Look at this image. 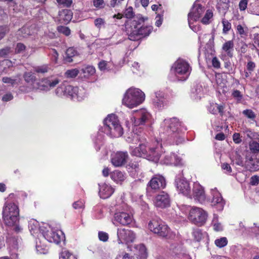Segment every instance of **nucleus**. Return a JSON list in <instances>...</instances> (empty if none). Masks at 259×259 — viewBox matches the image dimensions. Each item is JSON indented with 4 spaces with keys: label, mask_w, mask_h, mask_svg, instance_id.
Returning a JSON list of instances; mask_svg holds the SVG:
<instances>
[{
    "label": "nucleus",
    "mask_w": 259,
    "mask_h": 259,
    "mask_svg": "<svg viewBox=\"0 0 259 259\" xmlns=\"http://www.w3.org/2000/svg\"><path fill=\"white\" fill-rule=\"evenodd\" d=\"M182 131V123L176 117L166 118L161 123L160 132L163 135L162 137L172 144L178 145L183 141Z\"/></svg>",
    "instance_id": "obj_1"
},
{
    "label": "nucleus",
    "mask_w": 259,
    "mask_h": 259,
    "mask_svg": "<svg viewBox=\"0 0 259 259\" xmlns=\"http://www.w3.org/2000/svg\"><path fill=\"white\" fill-rule=\"evenodd\" d=\"M146 19H147L145 18L140 14H138L134 17L130 26L126 27L128 38L130 40L136 41L150 34L152 31V27L141 25Z\"/></svg>",
    "instance_id": "obj_2"
},
{
    "label": "nucleus",
    "mask_w": 259,
    "mask_h": 259,
    "mask_svg": "<svg viewBox=\"0 0 259 259\" xmlns=\"http://www.w3.org/2000/svg\"><path fill=\"white\" fill-rule=\"evenodd\" d=\"M55 94L58 96L66 97L77 101H81L87 97L84 88L74 87L67 82H64L59 86L55 90Z\"/></svg>",
    "instance_id": "obj_3"
},
{
    "label": "nucleus",
    "mask_w": 259,
    "mask_h": 259,
    "mask_svg": "<svg viewBox=\"0 0 259 259\" xmlns=\"http://www.w3.org/2000/svg\"><path fill=\"white\" fill-rule=\"evenodd\" d=\"M23 77L27 83L33 85V88L45 91L54 88L60 82V79L59 78L52 77L42 79L37 83V86L35 87L34 83L36 80V77L32 72H25Z\"/></svg>",
    "instance_id": "obj_4"
},
{
    "label": "nucleus",
    "mask_w": 259,
    "mask_h": 259,
    "mask_svg": "<svg viewBox=\"0 0 259 259\" xmlns=\"http://www.w3.org/2000/svg\"><path fill=\"white\" fill-rule=\"evenodd\" d=\"M130 152L132 156L142 157L154 162H157L161 156L159 148H149L148 151L144 144H140L137 147L130 146Z\"/></svg>",
    "instance_id": "obj_5"
},
{
    "label": "nucleus",
    "mask_w": 259,
    "mask_h": 259,
    "mask_svg": "<svg viewBox=\"0 0 259 259\" xmlns=\"http://www.w3.org/2000/svg\"><path fill=\"white\" fill-rule=\"evenodd\" d=\"M103 132L107 135L117 138L123 134V128L117 117L114 114L108 115L104 120Z\"/></svg>",
    "instance_id": "obj_6"
},
{
    "label": "nucleus",
    "mask_w": 259,
    "mask_h": 259,
    "mask_svg": "<svg viewBox=\"0 0 259 259\" xmlns=\"http://www.w3.org/2000/svg\"><path fill=\"white\" fill-rule=\"evenodd\" d=\"M145 99V95L141 90L131 88L124 95L122 104L129 108H133L142 104Z\"/></svg>",
    "instance_id": "obj_7"
},
{
    "label": "nucleus",
    "mask_w": 259,
    "mask_h": 259,
    "mask_svg": "<svg viewBox=\"0 0 259 259\" xmlns=\"http://www.w3.org/2000/svg\"><path fill=\"white\" fill-rule=\"evenodd\" d=\"M3 219L8 226H13L19 221V209L18 205L12 201H7L3 207Z\"/></svg>",
    "instance_id": "obj_8"
},
{
    "label": "nucleus",
    "mask_w": 259,
    "mask_h": 259,
    "mask_svg": "<svg viewBox=\"0 0 259 259\" xmlns=\"http://www.w3.org/2000/svg\"><path fill=\"white\" fill-rule=\"evenodd\" d=\"M192 69L186 61L179 59L174 64L171 72L178 80H186L189 77Z\"/></svg>",
    "instance_id": "obj_9"
},
{
    "label": "nucleus",
    "mask_w": 259,
    "mask_h": 259,
    "mask_svg": "<svg viewBox=\"0 0 259 259\" xmlns=\"http://www.w3.org/2000/svg\"><path fill=\"white\" fill-rule=\"evenodd\" d=\"M151 231L162 237H167L170 233V229L161 220L153 219L148 224Z\"/></svg>",
    "instance_id": "obj_10"
},
{
    "label": "nucleus",
    "mask_w": 259,
    "mask_h": 259,
    "mask_svg": "<svg viewBox=\"0 0 259 259\" xmlns=\"http://www.w3.org/2000/svg\"><path fill=\"white\" fill-rule=\"evenodd\" d=\"M166 180L164 177L159 174L155 175L147 185V193L151 195L158 190L164 189L166 186Z\"/></svg>",
    "instance_id": "obj_11"
},
{
    "label": "nucleus",
    "mask_w": 259,
    "mask_h": 259,
    "mask_svg": "<svg viewBox=\"0 0 259 259\" xmlns=\"http://www.w3.org/2000/svg\"><path fill=\"white\" fill-rule=\"evenodd\" d=\"M206 202L218 211H222L225 205V201L217 188H211L210 196L206 198Z\"/></svg>",
    "instance_id": "obj_12"
},
{
    "label": "nucleus",
    "mask_w": 259,
    "mask_h": 259,
    "mask_svg": "<svg viewBox=\"0 0 259 259\" xmlns=\"http://www.w3.org/2000/svg\"><path fill=\"white\" fill-rule=\"evenodd\" d=\"M207 217L206 212L201 208L193 207L190 210L189 219L198 226L203 225L206 222Z\"/></svg>",
    "instance_id": "obj_13"
},
{
    "label": "nucleus",
    "mask_w": 259,
    "mask_h": 259,
    "mask_svg": "<svg viewBox=\"0 0 259 259\" xmlns=\"http://www.w3.org/2000/svg\"><path fill=\"white\" fill-rule=\"evenodd\" d=\"M43 236L49 242H54L57 244L65 240V235L61 230L54 231L50 226L47 227Z\"/></svg>",
    "instance_id": "obj_14"
},
{
    "label": "nucleus",
    "mask_w": 259,
    "mask_h": 259,
    "mask_svg": "<svg viewBox=\"0 0 259 259\" xmlns=\"http://www.w3.org/2000/svg\"><path fill=\"white\" fill-rule=\"evenodd\" d=\"M117 235L119 244L125 243L127 244L133 242L136 238V235L133 231L124 228L118 229Z\"/></svg>",
    "instance_id": "obj_15"
},
{
    "label": "nucleus",
    "mask_w": 259,
    "mask_h": 259,
    "mask_svg": "<svg viewBox=\"0 0 259 259\" xmlns=\"http://www.w3.org/2000/svg\"><path fill=\"white\" fill-rule=\"evenodd\" d=\"M189 198H193L195 200L201 203L206 202V197L204 188L198 183H194L193 185L192 191H191V196Z\"/></svg>",
    "instance_id": "obj_16"
},
{
    "label": "nucleus",
    "mask_w": 259,
    "mask_h": 259,
    "mask_svg": "<svg viewBox=\"0 0 259 259\" xmlns=\"http://www.w3.org/2000/svg\"><path fill=\"white\" fill-rule=\"evenodd\" d=\"M151 115L145 109H141L135 111L133 121L134 126L142 125L147 123L150 119Z\"/></svg>",
    "instance_id": "obj_17"
},
{
    "label": "nucleus",
    "mask_w": 259,
    "mask_h": 259,
    "mask_svg": "<svg viewBox=\"0 0 259 259\" xmlns=\"http://www.w3.org/2000/svg\"><path fill=\"white\" fill-rule=\"evenodd\" d=\"M128 158V155L126 151H117L111 154L110 161L115 167H120L126 163Z\"/></svg>",
    "instance_id": "obj_18"
},
{
    "label": "nucleus",
    "mask_w": 259,
    "mask_h": 259,
    "mask_svg": "<svg viewBox=\"0 0 259 259\" xmlns=\"http://www.w3.org/2000/svg\"><path fill=\"white\" fill-rule=\"evenodd\" d=\"M204 7L199 4H194L188 15L189 25L191 26V21H197L203 14Z\"/></svg>",
    "instance_id": "obj_19"
},
{
    "label": "nucleus",
    "mask_w": 259,
    "mask_h": 259,
    "mask_svg": "<svg viewBox=\"0 0 259 259\" xmlns=\"http://www.w3.org/2000/svg\"><path fill=\"white\" fill-rule=\"evenodd\" d=\"M244 167L250 171L259 170V159L254 156L251 152H247L245 154Z\"/></svg>",
    "instance_id": "obj_20"
},
{
    "label": "nucleus",
    "mask_w": 259,
    "mask_h": 259,
    "mask_svg": "<svg viewBox=\"0 0 259 259\" xmlns=\"http://www.w3.org/2000/svg\"><path fill=\"white\" fill-rule=\"evenodd\" d=\"M114 221L123 226L131 224L133 221V216L129 213L123 211H118L115 213Z\"/></svg>",
    "instance_id": "obj_21"
},
{
    "label": "nucleus",
    "mask_w": 259,
    "mask_h": 259,
    "mask_svg": "<svg viewBox=\"0 0 259 259\" xmlns=\"http://www.w3.org/2000/svg\"><path fill=\"white\" fill-rule=\"evenodd\" d=\"M154 203L156 207L165 208L170 205V198L169 195L165 192H161L157 195L154 199Z\"/></svg>",
    "instance_id": "obj_22"
},
{
    "label": "nucleus",
    "mask_w": 259,
    "mask_h": 259,
    "mask_svg": "<svg viewBox=\"0 0 259 259\" xmlns=\"http://www.w3.org/2000/svg\"><path fill=\"white\" fill-rule=\"evenodd\" d=\"M176 185L178 191L189 197L191 196V188L189 183L184 179H176Z\"/></svg>",
    "instance_id": "obj_23"
},
{
    "label": "nucleus",
    "mask_w": 259,
    "mask_h": 259,
    "mask_svg": "<svg viewBox=\"0 0 259 259\" xmlns=\"http://www.w3.org/2000/svg\"><path fill=\"white\" fill-rule=\"evenodd\" d=\"M128 169L131 175L135 178H137L138 179L136 180L134 183L141 182V179L140 178H142V172L140 168V165L139 162H131L128 164Z\"/></svg>",
    "instance_id": "obj_24"
},
{
    "label": "nucleus",
    "mask_w": 259,
    "mask_h": 259,
    "mask_svg": "<svg viewBox=\"0 0 259 259\" xmlns=\"http://www.w3.org/2000/svg\"><path fill=\"white\" fill-rule=\"evenodd\" d=\"M154 106L159 109L163 108L167 104V101L165 98L164 93L161 91L155 93V97L153 98Z\"/></svg>",
    "instance_id": "obj_25"
},
{
    "label": "nucleus",
    "mask_w": 259,
    "mask_h": 259,
    "mask_svg": "<svg viewBox=\"0 0 259 259\" xmlns=\"http://www.w3.org/2000/svg\"><path fill=\"white\" fill-rule=\"evenodd\" d=\"M28 228L30 233L33 236L38 233H41L43 236L47 230V227L44 226L39 227L38 222L36 220L29 221Z\"/></svg>",
    "instance_id": "obj_26"
},
{
    "label": "nucleus",
    "mask_w": 259,
    "mask_h": 259,
    "mask_svg": "<svg viewBox=\"0 0 259 259\" xmlns=\"http://www.w3.org/2000/svg\"><path fill=\"white\" fill-rule=\"evenodd\" d=\"M165 164H174L179 165L182 164V159L174 153H170L165 155L163 160Z\"/></svg>",
    "instance_id": "obj_27"
},
{
    "label": "nucleus",
    "mask_w": 259,
    "mask_h": 259,
    "mask_svg": "<svg viewBox=\"0 0 259 259\" xmlns=\"http://www.w3.org/2000/svg\"><path fill=\"white\" fill-rule=\"evenodd\" d=\"M99 194L101 198L106 199L109 198L114 192L113 188L108 184L103 183L99 184Z\"/></svg>",
    "instance_id": "obj_28"
},
{
    "label": "nucleus",
    "mask_w": 259,
    "mask_h": 259,
    "mask_svg": "<svg viewBox=\"0 0 259 259\" xmlns=\"http://www.w3.org/2000/svg\"><path fill=\"white\" fill-rule=\"evenodd\" d=\"M72 12L70 10H62L59 13L58 19L61 23L67 24L72 18Z\"/></svg>",
    "instance_id": "obj_29"
},
{
    "label": "nucleus",
    "mask_w": 259,
    "mask_h": 259,
    "mask_svg": "<svg viewBox=\"0 0 259 259\" xmlns=\"http://www.w3.org/2000/svg\"><path fill=\"white\" fill-rule=\"evenodd\" d=\"M233 47L234 44L232 40H229L224 44L222 49L225 54H223L222 56H228L232 58L233 56Z\"/></svg>",
    "instance_id": "obj_30"
},
{
    "label": "nucleus",
    "mask_w": 259,
    "mask_h": 259,
    "mask_svg": "<svg viewBox=\"0 0 259 259\" xmlns=\"http://www.w3.org/2000/svg\"><path fill=\"white\" fill-rule=\"evenodd\" d=\"M229 0H217V9L219 12L225 14L229 8Z\"/></svg>",
    "instance_id": "obj_31"
},
{
    "label": "nucleus",
    "mask_w": 259,
    "mask_h": 259,
    "mask_svg": "<svg viewBox=\"0 0 259 259\" xmlns=\"http://www.w3.org/2000/svg\"><path fill=\"white\" fill-rule=\"evenodd\" d=\"M209 112L213 114H217L219 113L221 115L223 114L224 107L219 105L217 103H211L208 107Z\"/></svg>",
    "instance_id": "obj_32"
},
{
    "label": "nucleus",
    "mask_w": 259,
    "mask_h": 259,
    "mask_svg": "<svg viewBox=\"0 0 259 259\" xmlns=\"http://www.w3.org/2000/svg\"><path fill=\"white\" fill-rule=\"evenodd\" d=\"M77 55L78 52L74 48H69L66 51L64 59L67 62H71L73 61L72 58Z\"/></svg>",
    "instance_id": "obj_33"
},
{
    "label": "nucleus",
    "mask_w": 259,
    "mask_h": 259,
    "mask_svg": "<svg viewBox=\"0 0 259 259\" xmlns=\"http://www.w3.org/2000/svg\"><path fill=\"white\" fill-rule=\"evenodd\" d=\"M110 177L116 183L122 182L125 179V174L119 170L114 171L111 174Z\"/></svg>",
    "instance_id": "obj_34"
},
{
    "label": "nucleus",
    "mask_w": 259,
    "mask_h": 259,
    "mask_svg": "<svg viewBox=\"0 0 259 259\" xmlns=\"http://www.w3.org/2000/svg\"><path fill=\"white\" fill-rule=\"evenodd\" d=\"M232 161L234 164L240 166L241 167H244L245 162L244 161L243 158L239 154L238 152H235L233 155Z\"/></svg>",
    "instance_id": "obj_35"
},
{
    "label": "nucleus",
    "mask_w": 259,
    "mask_h": 259,
    "mask_svg": "<svg viewBox=\"0 0 259 259\" xmlns=\"http://www.w3.org/2000/svg\"><path fill=\"white\" fill-rule=\"evenodd\" d=\"M33 33V32L29 27L24 26L19 29L18 35L22 37H27L32 35Z\"/></svg>",
    "instance_id": "obj_36"
},
{
    "label": "nucleus",
    "mask_w": 259,
    "mask_h": 259,
    "mask_svg": "<svg viewBox=\"0 0 259 259\" xmlns=\"http://www.w3.org/2000/svg\"><path fill=\"white\" fill-rule=\"evenodd\" d=\"M237 32L241 37H244L247 35L248 28L244 24H238L236 27Z\"/></svg>",
    "instance_id": "obj_37"
},
{
    "label": "nucleus",
    "mask_w": 259,
    "mask_h": 259,
    "mask_svg": "<svg viewBox=\"0 0 259 259\" xmlns=\"http://www.w3.org/2000/svg\"><path fill=\"white\" fill-rule=\"evenodd\" d=\"M171 249L172 250V253L179 257H181L184 255V253L183 252V248L181 245H172Z\"/></svg>",
    "instance_id": "obj_38"
},
{
    "label": "nucleus",
    "mask_w": 259,
    "mask_h": 259,
    "mask_svg": "<svg viewBox=\"0 0 259 259\" xmlns=\"http://www.w3.org/2000/svg\"><path fill=\"white\" fill-rule=\"evenodd\" d=\"M213 17V12L211 10H207L204 17L201 19V22L204 24H208L210 22V20Z\"/></svg>",
    "instance_id": "obj_39"
},
{
    "label": "nucleus",
    "mask_w": 259,
    "mask_h": 259,
    "mask_svg": "<svg viewBox=\"0 0 259 259\" xmlns=\"http://www.w3.org/2000/svg\"><path fill=\"white\" fill-rule=\"evenodd\" d=\"M60 259H77V258L68 250L64 249L60 253Z\"/></svg>",
    "instance_id": "obj_40"
},
{
    "label": "nucleus",
    "mask_w": 259,
    "mask_h": 259,
    "mask_svg": "<svg viewBox=\"0 0 259 259\" xmlns=\"http://www.w3.org/2000/svg\"><path fill=\"white\" fill-rule=\"evenodd\" d=\"M214 244L217 247L219 248L224 247L227 245L228 239L225 237H222L220 238H218L214 241Z\"/></svg>",
    "instance_id": "obj_41"
},
{
    "label": "nucleus",
    "mask_w": 259,
    "mask_h": 259,
    "mask_svg": "<svg viewBox=\"0 0 259 259\" xmlns=\"http://www.w3.org/2000/svg\"><path fill=\"white\" fill-rule=\"evenodd\" d=\"M242 114L247 118L252 121H255L256 118V114L251 109H245L242 111Z\"/></svg>",
    "instance_id": "obj_42"
},
{
    "label": "nucleus",
    "mask_w": 259,
    "mask_h": 259,
    "mask_svg": "<svg viewBox=\"0 0 259 259\" xmlns=\"http://www.w3.org/2000/svg\"><path fill=\"white\" fill-rule=\"evenodd\" d=\"M232 96L238 103L240 102L243 99V95L237 90L232 91Z\"/></svg>",
    "instance_id": "obj_43"
},
{
    "label": "nucleus",
    "mask_w": 259,
    "mask_h": 259,
    "mask_svg": "<svg viewBox=\"0 0 259 259\" xmlns=\"http://www.w3.org/2000/svg\"><path fill=\"white\" fill-rule=\"evenodd\" d=\"M249 149L253 153H258L259 152V143L256 141H252L249 143Z\"/></svg>",
    "instance_id": "obj_44"
},
{
    "label": "nucleus",
    "mask_w": 259,
    "mask_h": 259,
    "mask_svg": "<svg viewBox=\"0 0 259 259\" xmlns=\"http://www.w3.org/2000/svg\"><path fill=\"white\" fill-rule=\"evenodd\" d=\"M212 224L213 229L216 231H220L223 230V226L222 224L218 222V216L214 215L212 220Z\"/></svg>",
    "instance_id": "obj_45"
},
{
    "label": "nucleus",
    "mask_w": 259,
    "mask_h": 259,
    "mask_svg": "<svg viewBox=\"0 0 259 259\" xmlns=\"http://www.w3.org/2000/svg\"><path fill=\"white\" fill-rule=\"evenodd\" d=\"M79 73V70L77 69H72L68 70L66 71L65 74L67 78H74Z\"/></svg>",
    "instance_id": "obj_46"
},
{
    "label": "nucleus",
    "mask_w": 259,
    "mask_h": 259,
    "mask_svg": "<svg viewBox=\"0 0 259 259\" xmlns=\"http://www.w3.org/2000/svg\"><path fill=\"white\" fill-rule=\"evenodd\" d=\"M222 24L223 26V32L224 33L226 34L231 29V24L227 20L225 19H223Z\"/></svg>",
    "instance_id": "obj_47"
},
{
    "label": "nucleus",
    "mask_w": 259,
    "mask_h": 259,
    "mask_svg": "<svg viewBox=\"0 0 259 259\" xmlns=\"http://www.w3.org/2000/svg\"><path fill=\"white\" fill-rule=\"evenodd\" d=\"M192 234L194 239L197 241H199L202 238V233L199 229H194Z\"/></svg>",
    "instance_id": "obj_48"
},
{
    "label": "nucleus",
    "mask_w": 259,
    "mask_h": 259,
    "mask_svg": "<svg viewBox=\"0 0 259 259\" xmlns=\"http://www.w3.org/2000/svg\"><path fill=\"white\" fill-rule=\"evenodd\" d=\"M124 16L128 19H131L134 17V13L132 7L127 8L123 13Z\"/></svg>",
    "instance_id": "obj_49"
},
{
    "label": "nucleus",
    "mask_w": 259,
    "mask_h": 259,
    "mask_svg": "<svg viewBox=\"0 0 259 259\" xmlns=\"http://www.w3.org/2000/svg\"><path fill=\"white\" fill-rule=\"evenodd\" d=\"M58 5L64 7H70L72 4V0H56Z\"/></svg>",
    "instance_id": "obj_50"
},
{
    "label": "nucleus",
    "mask_w": 259,
    "mask_h": 259,
    "mask_svg": "<svg viewBox=\"0 0 259 259\" xmlns=\"http://www.w3.org/2000/svg\"><path fill=\"white\" fill-rule=\"evenodd\" d=\"M93 3L94 6L98 9H102L105 6L104 0H93Z\"/></svg>",
    "instance_id": "obj_51"
},
{
    "label": "nucleus",
    "mask_w": 259,
    "mask_h": 259,
    "mask_svg": "<svg viewBox=\"0 0 259 259\" xmlns=\"http://www.w3.org/2000/svg\"><path fill=\"white\" fill-rule=\"evenodd\" d=\"M58 30L59 32L62 33L65 35L66 36H68L70 34V29L66 26H59L58 27Z\"/></svg>",
    "instance_id": "obj_52"
},
{
    "label": "nucleus",
    "mask_w": 259,
    "mask_h": 259,
    "mask_svg": "<svg viewBox=\"0 0 259 259\" xmlns=\"http://www.w3.org/2000/svg\"><path fill=\"white\" fill-rule=\"evenodd\" d=\"M49 67L48 65H44L35 68V71L37 73H45L48 72Z\"/></svg>",
    "instance_id": "obj_53"
},
{
    "label": "nucleus",
    "mask_w": 259,
    "mask_h": 259,
    "mask_svg": "<svg viewBox=\"0 0 259 259\" xmlns=\"http://www.w3.org/2000/svg\"><path fill=\"white\" fill-rule=\"evenodd\" d=\"M105 21L103 18H98L95 20L94 24L95 26L98 28L100 29L103 25L105 24Z\"/></svg>",
    "instance_id": "obj_54"
},
{
    "label": "nucleus",
    "mask_w": 259,
    "mask_h": 259,
    "mask_svg": "<svg viewBox=\"0 0 259 259\" xmlns=\"http://www.w3.org/2000/svg\"><path fill=\"white\" fill-rule=\"evenodd\" d=\"M83 72L84 73H87L88 75H93L95 73V68L92 66H89L86 67L83 70Z\"/></svg>",
    "instance_id": "obj_55"
},
{
    "label": "nucleus",
    "mask_w": 259,
    "mask_h": 259,
    "mask_svg": "<svg viewBox=\"0 0 259 259\" xmlns=\"http://www.w3.org/2000/svg\"><path fill=\"white\" fill-rule=\"evenodd\" d=\"M98 237L100 240L103 242H106L108 239V234L104 232H99L98 233Z\"/></svg>",
    "instance_id": "obj_56"
},
{
    "label": "nucleus",
    "mask_w": 259,
    "mask_h": 259,
    "mask_svg": "<svg viewBox=\"0 0 259 259\" xmlns=\"http://www.w3.org/2000/svg\"><path fill=\"white\" fill-rule=\"evenodd\" d=\"M11 52V49L9 47H6L0 50V57H5Z\"/></svg>",
    "instance_id": "obj_57"
},
{
    "label": "nucleus",
    "mask_w": 259,
    "mask_h": 259,
    "mask_svg": "<svg viewBox=\"0 0 259 259\" xmlns=\"http://www.w3.org/2000/svg\"><path fill=\"white\" fill-rule=\"evenodd\" d=\"M221 167L224 170H226L225 173L230 174L232 172V168L230 164L227 163H222Z\"/></svg>",
    "instance_id": "obj_58"
},
{
    "label": "nucleus",
    "mask_w": 259,
    "mask_h": 259,
    "mask_svg": "<svg viewBox=\"0 0 259 259\" xmlns=\"http://www.w3.org/2000/svg\"><path fill=\"white\" fill-rule=\"evenodd\" d=\"M248 1L247 0H241L239 3V8L240 11H244L247 6Z\"/></svg>",
    "instance_id": "obj_59"
},
{
    "label": "nucleus",
    "mask_w": 259,
    "mask_h": 259,
    "mask_svg": "<svg viewBox=\"0 0 259 259\" xmlns=\"http://www.w3.org/2000/svg\"><path fill=\"white\" fill-rule=\"evenodd\" d=\"M9 29L6 26H0V39H2L5 35L6 33L8 32Z\"/></svg>",
    "instance_id": "obj_60"
},
{
    "label": "nucleus",
    "mask_w": 259,
    "mask_h": 259,
    "mask_svg": "<svg viewBox=\"0 0 259 259\" xmlns=\"http://www.w3.org/2000/svg\"><path fill=\"white\" fill-rule=\"evenodd\" d=\"M255 67V64L253 62H252L251 61H249L247 63V65H246V68H247V70L248 71V72H249L250 73H251V72L254 70Z\"/></svg>",
    "instance_id": "obj_61"
},
{
    "label": "nucleus",
    "mask_w": 259,
    "mask_h": 259,
    "mask_svg": "<svg viewBox=\"0 0 259 259\" xmlns=\"http://www.w3.org/2000/svg\"><path fill=\"white\" fill-rule=\"evenodd\" d=\"M25 46L24 44L22 43H18L17 45L16 48V52L17 53H20L23 52L25 49Z\"/></svg>",
    "instance_id": "obj_62"
},
{
    "label": "nucleus",
    "mask_w": 259,
    "mask_h": 259,
    "mask_svg": "<svg viewBox=\"0 0 259 259\" xmlns=\"http://www.w3.org/2000/svg\"><path fill=\"white\" fill-rule=\"evenodd\" d=\"M2 80L5 83H10L13 85L16 82V79H12L8 77H4L3 78Z\"/></svg>",
    "instance_id": "obj_63"
},
{
    "label": "nucleus",
    "mask_w": 259,
    "mask_h": 259,
    "mask_svg": "<svg viewBox=\"0 0 259 259\" xmlns=\"http://www.w3.org/2000/svg\"><path fill=\"white\" fill-rule=\"evenodd\" d=\"M36 249L37 252L40 254H45L48 252V249L46 248L42 247L37 244L36 245Z\"/></svg>",
    "instance_id": "obj_64"
}]
</instances>
